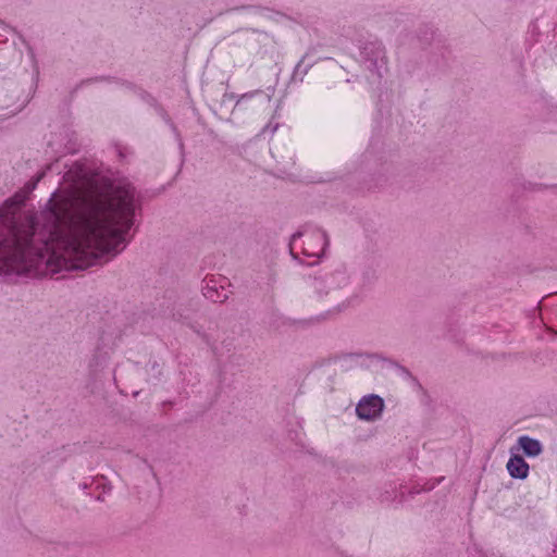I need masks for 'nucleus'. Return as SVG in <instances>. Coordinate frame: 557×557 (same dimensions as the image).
Returning <instances> with one entry per match:
<instances>
[{
  "label": "nucleus",
  "instance_id": "nucleus-18",
  "mask_svg": "<svg viewBox=\"0 0 557 557\" xmlns=\"http://www.w3.org/2000/svg\"><path fill=\"white\" fill-rule=\"evenodd\" d=\"M435 486V483H426L423 487V491H431Z\"/></svg>",
  "mask_w": 557,
  "mask_h": 557
},
{
  "label": "nucleus",
  "instance_id": "nucleus-22",
  "mask_svg": "<svg viewBox=\"0 0 557 557\" xmlns=\"http://www.w3.org/2000/svg\"><path fill=\"white\" fill-rule=\"evenodd\" d=\"M412 494L420 493V490H414L411 492Z\"/></svg>",
  "mask_w": 557,
  "mask_h": 557
},
{
  "label": "nucleus",
  "instance_id": "nucleus-7",
  "mask_svg": "<svg viewBox=\"0 0 557 557\" xmlns=\"http://www.w3.org/2000/svg\"><path fill=\"white\" fill-rule=\"evenodd\" d=\"M371 173V181L368 185V189H377L387 184L389 174L392 173V164L387 162L374 161L373 164L368 165Z\"/></svg>",
  "mask_w": 557,
  "mask_h": 557
},
{
  "label": "nucleus",
  "instance_id": "nucleus-20",
  "mask_svg": "<svg viewBox=\"0 0 557 557\" xmlns=\"http://www.w3.org/2000/svg\"><path fill=\"white\" fill-rule=\"evenodd\" d=\"M174 318H175L177 321H181L182 315H180V317H177V318H176V314H174Z\"/></svg>",
  "mask_w": 557,
  "mask_h": 557
},
{
  "label": "nucleus",
  "instance_id": "nucleus-12",
  "mask_svg": "<svg viewBox=\"0 0 557 557\" xmlns=\"http://www.w3.org/2000/svg\"><path fill=\"white\" fill-rule=\"evenodd\" d=\"M10 32H15V29L0 20V42L7 41V34Z\"/></svg>",
  "mask_w": 557,
  "mask_h": 557
},
{
  "label": "nucleus",
  "instance_id": "nucleus-13",
  "mask_svg": "<svg viewBox=\"0 0 557 557\" xmlns=\"http://www.w3.org/2000/svg\"><path fill=\"white\" fill-rule=\"evenodd\" d=\"M277 128H278V123L277 122L274 123L273 121H270L262 128L261 134L264 135V136L268 135V134L272 136L276 132Z\"/></svg>",
  "mask_w": 557,
  "mask_h": 557
},
{
  "label": "nucleus",
  "instance_id": "nucleus-1",
  "mask_svg": "<svg viewBox=\"0 0 557 557\" xmlns=\"http://www.w3.org/2000/svg\"><path fill=\"white\" fill-rule=\"evenodd\" d=\"M96 176L87 161L74 162L63 175L69 186L52 193L39 216L0 226V275L85 270L125 249L141 195L127 180L104 194Z\"/></svg>",
  "mask_w": 557,
  "mask_h": 557
},
{
  "label": "nucleus",
  "instance_id": "nucleus-15",
  "mask_svg": "<svg viewBox=\"0 0 557 557\" xmlns=\"http://www.w3.org/2000/svg\"><path fill=\"white\" fill-rule=\"evenodd\" d=\"M163 119L171 126L172 131L174 132V134L176 135V137L180 140V147L183 148L184 145H183V141H182L181 137H180V133L177 131L176 125L172 122V120L169 117V115L166 113L163 114Z\"/></svg>",
  "mask_w": 557,
  "mask_h": 557
},
{
  "label": "nucleus",
  "instance_id": "nucleus-9",
  "mask_svg": "<svg viewBox=\"0 0 557 557\" xmlns=\"http://www.w3.org/2000/svg\"><path fill=\"white\" fill-rule=\"evenodd\" d=\"M518 443L524 455L528 457H536L543 451L541 442L528 435L520 436L518 438Z\"/></svg>",
  "mask_w": 557,
  "mask_h": 557
},
{
  "label": "nucleus",
  "instance_id": "nucleus-21",
  "mask_svg": "<svg viewBox=\"0 0 557 557\" xmlns=\"http://www.w3.org/2000/svg\"><path fill=\"white\" fill-rule=\"evenodd\" d=\"M369 154H370V152H369V151H366L364 158H367V159H368V158H369Z\"/></svg>",
  "mask_w": 557,
  "mask_h": 557
},
{
  "label": "nucleus",
  "instance_id": "nucleus-8",
  "mask_svg": "<svg viewBox=\"0 0 557 557\" xmlns=\"http://www.w3.org/2000/svg\"><path fill=\"white\" fill-rule=\"evenodd\" d=\"M507 470L511 478L523 480L529 474V465L521 456L515 455L509 458Z\"/></svg>",
  "mask_w": 557,
  "mask_h": 557
},
{
  "label": "nucleus",
  "instance_id": "nucleus-10",
  "mask_svg": "<svg viewBox=\"0 0 557 557\" xmlns=\"http://www.w3.org/2000/svg\"><path fill=\"white\" fill-rule=\"evenodd\" d=\"M311 64H307L305 65V57L296 64L295 69H294V72H293V75H292V81L293 82H299L301 83L304 81V77L305 75L308 73L309 69H310Z\"/></svg>",
  "mask_w": 557,
  "mask_h": 557
},
{
  "label": "nucleus",
  "instance_id": "nucleus-6",
  "mask_svg": "<svg viewBox=\"0 0 557 557\" xmlns=\"http://www.w3.org/2000/svg\"><path fill=\"white\" fill-rule=\"evenodd\" d=\"M226 277L207 275L202 281V294L212 302H224L228 298L227 290L225 288Z\"/></svg>",
  "mask_w": 557,
  "mask_h": 557
},
{
  "label": "nucleus",
  "instance_id": "nucleus-17",
  "mask_svg": "<svg viewBox=\"0 0 557 557\" xmlns=\"http://www.w3.org/2000/svg\"><path fill=\"white\" fill-rule=\"evenodd\" d=\"M53 166H54L53 163L47 165L46 170L39 175V180L46 174V172L52 171Z\"/></svg>",
  "mask_w": 557,
  "mask_h": 557
},
{
  "label": "nucleus",
  "instance_id": "nucleus-4",
  "mask_svg": "<svg viewBox=\"0 0 557 557\" xmlns=\"http://www.w3.org/2000/svg\"><path fill=\"white\" fill-rule=\"evenodd\" d=\"M348 283L349 276L347 271L345 267L339 265L331 272L315 276L313 280V287L319 295H329L331 292H335L347 286Z\"/></svg>",
  "mask_w": 557,
  "mask_h": 557
},
{
  "label": "nucleus",
  "instance_id": "nucleus-3",
  "mask_svg": "<svg viewBox=\"0 0 557 557\" xmlns=\"http://www.w3.org/2000/svg\"><path fill=\"white\" fill-rule=\"evenodd\" d=\"M359 61L373 81H380L388 71L386 49L382 41H366L360 47Z\"/></svg>",
  "mask_w": 557,
  "mask_h": 557
},
{
  "label": "nucleus",
  "instance_id": "nucleus-2",
  "mask_svg": "<svg viewBox=\"0 0 557 557\" xmlns=\"http://www.w3.org/2000/svg\"><path fill=\"white\" fill-rule=\"evenodd\" d=\"M327 245L329 238L324 231L317 227H307L292 236L289 250L295 259H299L300 253L313 258L312 262H308V264H313L323 256Z\"/></svg>",
  "mask_w": 557,
  "mask_h": 557
},
{
  "label": "nucleus",
  "instance_id": "nucleus-16",
  "mask_svg": "<svg viewBox=\"0 0 557 557\" xmlns=\"http://www.w3.org/2000/svg\"><path fill=\"white\" fill-rule=\"evenodd\" d=\"M399 370H400V371H401V373H403V374H405L407 377L414 379V377L412 376V374L410 373V371H409L407 368H405V367H399Z\"/></svg>",
  "mask_w": 557,
  "mask_h": 557
},
{
  "label": "nucleus",
  "instance_id": "nucleus-14",
  "mask_svg": "<svg viewBox=\"0 0 557 557\" xmlns=\"http://www.w3.org/2000/svg\"><path fill=\"white\" fill-rule=\"evenodd\" d=\"M262 94V90L260 89H257V90H252V91H249V92H246L244 95L240 96V98L237 100L236 102V107H240L242 103L245 101V100H248V99H251L252 97H255L256 95H260Z\"/></svg>",
  "mask_w": 557,
  "mask_h": 557
},
{
  "label": "nucleus",
  "instance_id": "nucleus-5",
  "mask_svg": "<svg viewBox=\"0 0 557 557\" xmlns=\"http://www.w3.org/2000/svg\"><path fill=\"white\" fill-rule=\"evenodd\" d=\"M384 400L379 395L363 396L356 407V413L360 420L375 421L382 416Z\"/></svg>",
  "mask_w": 557,
  "mask_h": 557
},
{
  "label": "nucleus",
  "instance_id": "nucleus-19",
  "mask_svg": "<svg viewBox=\"0 0 557 557\" xmlns=\"http://www.w3.org/2000/svg\"><path fill=\"white\" fill-rule=\"evenodd\" d=\"M537 186H539L537 184H530V189L534 190V189H536Z\"/></svg>",
  "mask_w": 557,
  "mask_h": 557
},
{
  "label": "nucleus",
  "instance_id": "nucleus-11",
  "mask_svg": "<svg viewBox=\"0 0 557 557\" xmlns=\"http://www.w3.org/2000/svg\"><path fill=\"white\" fill-rule=\"evenodd\" d=\"M114 79H115V78H114V77H111V76H95V77H90V78L83 79V81L77 85V88H78V87L86 86V85H90V84L99 83V82H113Z\"/></svg>",
  "mask_w": 557,
  "mask_h": 557
}]
</instances>
